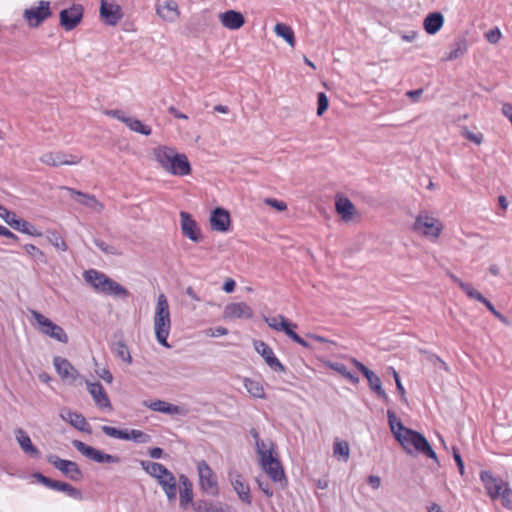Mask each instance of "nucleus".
Returning a JSON list of instances; mask_svg holds the SVG:
<instances>
[{
  "mask_svg": "<svg viewBox=\"0 0 512 512\" xmlns=\"http://www.w3.org/2000/svg\"><path fill=\"white\" fill-rule=\"evenodd\" d=\"M151 153L157 166L171 176L184 177L192 172L187 155L179 152L175 147L158 145L152 149Z\"/></svg>",
  "mask_w": 512,
  "mask_h": 512,
  "instance_id": "nucleus-1",
  "label": "nucleus"
},
{
  "mask_svg": "<svg viewBox=\"0 0 512 512\" xmlns=\"http://www.w3.org/2000/svg\"><path fill=\"white\" fill-rule=\"evenodd\" d=\"M83 279L95 292L105 296H113L120 299H127L130 296L129 291L124 286L99 270L88 269L84 271Z\"/></svg>",
  "mask_w": 512,
  "mask_h": 512,
  "instance_id": "nucleus-2",
  "label": "nucleus"
},
{
  "mask_svg": "<svg viewBox=\"0 0 512 512\" xmlns=\"http://www.w3.org/2000/svg\"><path fill=\"white\" fill-rule=\"evenodd\" d=\"M171 326L172 322L168 300L164 294H160L157 298L153 316V327L157 342L165 348H171V345L168 343Z\"/></svg>",
  "mask_w": 512,
  "mask_h": 512,
  "instance_id": "nucleus-3",
  "label": "nucleus"
},
{
  "mask_svg": "<svg viewBox=\"0 0 512 512\" xmlns=\"http://www.w3.org/2000/svg\"><path fill=\"white\" fill-rule=\"evenodd\" d=\"M256 452L259 455V463L263 471L274 481L280 482L285 478L280 461L275 456V448L272 441H256Z\"/></svg>",
  "mask_w": 512,
  "mask_h": 512,
  "instance_id": "nucleus-4",
  "label": "nucleus"
},
{
  "mask_svg": "<svg viewBox=\"0 0 512 512\" xmlns=\"http://www.w3.org/2000/svg\"><path fill=\"white\" fill-rule=\"evenodd\" d=\"M140 465L147 474L157 480L168 501L175 502L177 498V480L173 473L158 462L142 460Z\"/></svg>",
  "mask_w": 512,
  "mask_h": 512,
  "instance_id": "nucleus-5",
  "label": "nucleus"
},
{
  "mask_svg": "<svg viewBox=\"0 0 512 512\" xmlns=\"http://www.w3.org/2000/svg\"><path fill=\"white\" fill-rule=\"evenodd\" d=\"M403 434L398 435L397 441L403 449L412 456L422 454L428 458L437 461V455L432 449L427 439L419 432L412 429L402 431Z\"/></svg>",
  "mask_w": 512,
  "mask_h": 512,
  "instance_id": "nucleus-6",
  "label": "nucleus"
},
{
  "mask_svg": "<svg viewBox=\"0 0 512 512\" xmlns=\"http://www.w3.org/2000/svg\"><path fill=\"white\" fill-rule=\"evenodd\" d=\"M482 483L493 502L500 501L505 509L512 511V489L508 482L482 471Z\"/></svg>",
  "mask_w": 512,
  "mask_h": 512,
  "instance_id": "nucleus-7",
  "label": "nucleus"
},
{
  "mask_svg": "<svg viewBox=\"0 0 512 512\" xmlns=\"http://www.w3.org/2000/svg\"><path fill=\"white\" fill-rule=\"evenodd\" d=\"M30 315L34 320V325L40 333L60 343L66 344L68 342V335L61 326L55 324L49 318L36 310H31Z\"/></svg>",
  "mask_w": 512,
  "mask_h": 512,
  "instance_id": "nucleus-8",
  "label": "nucleus"
},
{
  "mask_svg": "<svg viewBox=\"0 0 512 512\" xmlns=\"http://www.w3.org/2000/svg\"><path fill=\"white\" fill-rule=\"evenodd\" d=\"M413 230L434 241L440 236L443 225L439 219L427 213H420L415 219Z\"/></svg>",
  "mask_w": 512,
  "mask_h": 512,
  "instance_id": "nucleus-9",
  "label": "nucleus"
},
{
  "mask_svg": "<svg viewBox=\"0 0 512 512\" xmlns=\"http://www.w3.org/2000/svg\"><path fill=\"white\" fill-rule=\"evenodd\" d=\"M264 321L271 329L278 332H284L295 343L301 345L304 348H310L309 343L295 332L297 329V324L290 322L283 315L265 317Z\"/></svg>",
  "mask_w": 512,
  "mask_h": 512,
  "instance_id": "nucleus-10",
  "label": "nucleus"
},
{
  "mask_svg": "<svg viewBox=\"0 0 512 512\" xmlns=\"http://www.w3.org/2000/svg\"><path fill=\"white\" fill-rule=\"evenodd\" d=\"M197 471L201 490L212 496L218 495L219 487L217 478L205 460H201L197 463Z\"/></svg>",
  "mask_w": 512,
  "mask_h": 512,
  "instance_id": "nucleus-11",
  "label": "nucleus"
},
{
  "mask_svg": "<svg viewBox=\"0 0 512 512\" xmlns=\"http://www.w3.org/2000/svg\"><path fill=\"white\" fill-rule=\"evenodd\" d=\"M72 445L86 458L96 463L115 464L120 462V458L116 455L106 454L92 446L85 444L80 440H73Z\"/></svg>",
  "mask_w": 512,
  "mask_h": 512,
  "instance_id": "nucleus-12",
  "label": "nucleus"
},
{
  "mask_svg": "<svg viewBox=\"0 0 512 512\" xmlns=\"http://www.w3.org/2000/svg\"><path fill=\"white\" fill-rule=\"evenodd\" d=\"M47 461L70 480L80 482L83 479V472L76 462L61 459L56 455H49Z\"/></svg>",
  "mask_w": 512,
  "mask_h": 512,
  "instance_id": "nucleus-13",
  "label": "nucleus"
},
{
  "mask_svg": "<svg viewBox=\"0 0 512 512\" xmlns=\"http://www.w3.org/2000/svg\"><path fill=\"white\" fill-rule=\"evenodd\" d=\"M222 317L226 321L250 320L254 317V310L246 302H231L225 305Z\"/></svg>",
  "mask_w": 512,
  "mask_h": 512,
  "instance_id": "nucleus-14",
  "label": "nucleus"
},
{
  "mask_svg": "<svg viewBox=\"0 0 512 512\" xmlns=\"http://www.w3.org/2000/svg\"><path fill=\"white\" fill-rule=\"evenodd\" d=\"M101 430L105 435L115 439L132 440L137 443H148L150 441L148 434L137 429L120 430L112 426L104 425L101 427Z\"/></svg>",
  "mask_w": 512,
  "mask_h": 512,
  "instance_id": "nucleus-15",
  "label": "nucleus"
},
{
  "mask_svg": "<svg viewBox=\"0 0 512 512\" xmlns=\"http://www.w3.org/2000/svg\"><path fill=\"white\" fill-rule=\"evenodd\" d=\"M50 15V2L41 0L37 6L26 9L23 13V18L30 27H38L43 21L49 18Z\"/></svg>",
  "mask_w": 512,
  "mask_h": 512,
  "instance_id": "nucleus-16",
  "label": "nucleus"
},
{
  "mask_svg": "<svg viewBox=\"0 0 512 512\" xmlns=\"http://www.w3.org/2000/svg\"><path fill=\"white\" fill-rule=\"evenodd\" d=\"M100 18L108 26H116L123 18L121 6L114 0H101Z\"/></svg>",
  "mask_w": 512,
  "mask_h": 512,
  "instance_id": "nucleus-17",
  "label": "nucleus"
},
{
  "mask_svg": "<svg viewBox=\"0 0 512 512\" xmlns=\"http://www.w3.org/2000/svg\"><path fill=\"white\" fill-rule=\"evenodd\" d=\"M34 478L44 486L55 491L64 492L73 499L81 500L83 497L82 492L79 489L66 482L52 480L41 473H35Z\"/></svg>",
  "mask_w": 512,
  "mask_h": 512,
  "instance_id": "nucleus-18",
  "label": "nucleus"
},
{
  "mask_svg": "<svg viewBox=\"0 0 512 512\" xmlns=\"http://www.w3.org/2000/svg\"><path fill=\"white\" fill-rule=\"evenodd\" d=\"M41 163L53 167L61 165H77L81 162V157L67 154L63 151H50L40 157Z\"/></svg>",
  "mask_w": 512,
  "mask_h": 512,
  "instance_id": "nucleus-19",
  "label": "nucleus"
},
{
  "mask_svg": "<svg viewBox=\"0 0 512 512\" xmlns=\"http://www.w3.org/2000/svg\"><path fill=\"white\" fill-rule=\"evenodd\" d=\"M351 363L366 377L370 389L374 391L383 401L388 402L389 397L385 390L382 388V382L380 378L357 359L352 358Z\"/></svg>",
  "mask_w": 512,
  "mask_h": 512,
  "instance_id": "nucleus-20",
  "label": "nucleus"
},
{
  "mask_svg": "<svg viewBox=\"0 0 512 512\" xmlns=\"http://www.w3.org/2000/svg\"><path fill=\"white\" fill-rule=\"evenodd\" d=\"M229 481L236 492L238 498L245 504H252V496L248 482L244 477L237 471L233 470L229 472Z\"/></svg>",
  "mask_w": 512,
  "mask_h": 512,
  "instance_id": "nucleus-21",
  "label": "nucleus"
},
{
  "mask_svg": "<svg viewBox=\"0 0 512 512\" xmlns=\"http://www.w3.org/2000/svg\"><path fill=\"white\" fill-rule=\"evenodd\" d=\"M83 7L80 4H74L70 8L63 9L60 12V25L66 30H73L83 18Z\"/></svg>",
  "mask_w": 512,
  "mask_h": 512,
  "instance_id": "nucleus-22",
  "label": "nucleus"
},
{
  "mask_svg": "<svg viewBox=\"0 0 512 512\" xmlns=\"http://www.w3.org/2000/svg\"><path fill=\"white\" fill-rule=\"evenodd\" d=\"M209 224L213 231L227 233L231 229V216L228 210L222 207L215 208L209 218Z\"/></svg>",
  "mask_w": 512,
  "mask_h": 512,
  "instance_id": "nucleus-23",
  "label": "nucleus"
},
{
  "mask_svg": "<svg viewBox=\"0 0 512 512\" xmlns=\"http://www.w3.org/2000/svg\"><path fill=\"white\" fill-rule=\"evenodd\" d=\"M180 224L185 237L195 243L202 241L201 229L189 213L185 211L180 212Z\"/></svg>",
  "mask_w": 512,
  "mask_h": 512,
  "instance_id": "nucleus-24",
  "label": "nucleus"
},
{
  "mask_svg": "<svg viewBox=\"0 0 512 512\" xmlns=\"http://www.w3.org/2000/svg\"><path fill=\"white\" fill-rule=\"evenodd\" d=\"M86 385L95 405L101 410L111 411L112 404L102 384L86 381Z\"/></svg>",
  "mask_w": 512,
  "mask_h": 512,
  "instance_id": "nucleus-25",
  "label": "nucleus"
},
{
  "mask_svg": "<svg viewBox=\"0 0 512 512\" xmlns=\"http://www.w3.org/2000/svg\"><path fill=\"white\" fill-rule=\"evenodd\" d=\"M255 350L264 358L266 364L275 372H284L285 367L274 354L272 348L263 341H254Z\"/></svg>",
  "mask_w": 512,
  "mask_h": 512,
  "instance_id": "nucleus-26",
  "label": "nucleus"
},
{
  "mask_svg": "<svg viewBox=\"0 0 512 512\" xmlns=\"http://www.w3.org/2000/svg\"><path fill=\"white\" fill-rule=\"evenodd\" d=\"M59 416L75 429L81 432L91 433V426L81 413L64 408L60 411Z\"/></svg>",
  "mask_w": 512,
  "mask_h": 512,
  "instance_id": "nucleus-27",
  "label": "nucleus"
},
{
  "mask_svg": "<svg viewBox=\"0 0 512 512\" xmlns=\"http://www.w3.org/2000/svg\"><path fill=\"white\" fill-rule=\"evenodd\" d=\"M53 364L63 380L74 382L79 377L78 370L66 358L56 356L53 359Z\"/></svg>",
  "mask_w": 512,
  "mask_h": 512,
  "instance_id": "nucleus-28",
  "label": "nucleus"
},
{
  "mask_svg": "<svg viewBox=\"0 0 512 512\" xmlns=\"http://www.w3.org/2000/svg\"><path fill=\"white\" fill-rule=\"evenodd\" d=\"M15 438L24 454L33 459H39L41 457L40 450L33 445L30 436L22 428L15 430Z\"/></svg>",
  "mask_w": 512,
  "mask_h": 512,
  "instance_id": "nucleus-29",
  "label": "nucleus"
},
{
  "mask_svg": "<svg viewBox=\"0 0 512 512\" xmlns=\"http://www.w3.org/2000/svg\"><path fill=\"white\" fill-rule=\"evenodd\" d=\"M143 405L152 411L161 412L168 415H185L187 412L180 406L168 403L163 400L144 401Z\"/></svg>",
  "mask_w": 512,
  "mask_h": 512,
  "instance_id": "nucleus-30",
  "label": "nucleus"
},
{
  "mask_svg": "<svg viewBox=\"0 0 512 512\" xmlns=\"http://www.w3.org/2000/svg\"><path fill=\"white\" fill-rule=\"evenodd\" d=\"M157 15L165 22L174 23L180 17L178 4L174 0H167L156 7Z\"/></svg>",
  "mask_w": 512,
  "mask_h": 512,
  "instance_id": "nucleus-31",
  "label": "nucleus"
},
{
  "mask_svg": "<svg viewBox=\"0 0 512 512\" xmlns=\"http://www.w3.org/2000/svg\"><path fill=\"white\" fill-rule=\"evenodd\" d=\"M220 23L229 30H238L245 24L243 14L235 10H227L219 15Z\"/></svg>",
  "mask_w": 512,
  "mask_h": 512,
  "instance_id": "nucleus-32",
  "label": "nucleus"
},
{
  "mask_svg": "<svg viewBox=\"0 0 512 512\" xmlns=\"http://www.w3.org/2000/svg\"><path fill=\"white\" fill-rule=\"evenodd\" d=\"M336 212L345 222H350L357 214L354 204L346 197H339L335 202Z\"/></svg>",
  "mask_w": 512,
  "mask_h": 512,
  "instance_id": "nucleus-33",
  "label": "nucleus"
},
{
  "mask_svg": "<svg viewBox=\"0 0 512 512\" xmlns=\"http://www.w3.org/2000/svg\"><path fill=\"white\" fill-rule=\"evenodd\" d=\"M180 481V506L186 509L193 501V486L191 481L185 475L179 476Z\"/></svg>",
  "mask_w": 512,
  "mask_h": 512,
  "instance_id": "nucleus-34",
  "label": "nucleus"
},
{
  "mask_svg": "<svg viewBox=\"0 0 512 512\" xmlns=\"http://www.w3.org/2000/svg\"><path fill=\"white\" fill-rule=\"evenodd\" d=\"M69 191L71 192L72 196L78 197L77 201L80 204L90 208L91 210L95 212H101L104 209L103 204L100 201H98L94 195L85 194L74 189H69Z\"/></svg>",
  "mask_w": 512,
  "mask_h": 512,
  "instance_id": "nucleus-35",
  "label": "nucleus"
},
{
  "mask_svg": "<svg viewBox=\"0 0 512 512\" xmlns=\"http://www.w3.org/2000/svg\"><path fill=\"white\" fill-rule=\"evenodd\" d=\"M443 23V15L440 12H433L425 17L423 27L428 34L433 35L442 28Z\"/></svg>",
  "mask_w": 512,
  "mask_h": 512,
  "instance_id": "nucleus-36",
  "label": "nucleus"
},
{
  "mask_svg": "<svg viewBox=\"0 0 512 512\" xmlns=\"http://www.w3.org/2000/svg\"><path fill=\"white\" fill-rule=\"evenodd\" d=\"M243 385L247 392L254 398L264 399L265 398V389L263 384L254 379L245 378L243 381Z\"/></svg>",
  "mask_w": 512,
  "mask_h": 512,
  "instance_id": "nucleus-37",
  "label": "nucleus"
},
{
  "mask_svg": "<svg viewBox=\"0 0 512 512\" xmlns=\"http://www.w3.org/2000/svg\"><path fill=\"white\" fill-rule=\"evenodd\" d=\"M274 32L278 37L283 38L290 47H295V35L293 29L290 26L284 23H277L274 27Z\"/></svg>",
  "mask_w": 512,
  "mask_h": 512,
  "instance_id": "nucleus-38",
  "label": "nucleus"
},
{
  "mask_svg": "<svg viewBox=\"0 0 512 512\" xmlns=\"http://www.w3.org/2000/svg\"><path fill=\"white\" fill-rule=\"evenodd\" d=\"M12 228H14L15 230H17L21 233L27 234L29 236H33V237H41L42 236L41 231H39L34 225L29 223L28 221L21 219V218L16 219V221L13 223Z\"/></svg>",
  "mask_w": 512,
  "mask_h": 512,
  "instance_id": "nucleus-39",
  "label": "nucleus"
},
{
  "mask_svg": "<svg viewBox=\"0 0 512 512\" xmlns=\"http://www.w3.org/2000/svg\"><path fill=\"white\" fill-rule=\"evenodd\" d=\"M333 455L347 462L350 456L349 444L344 440L336 438L333 443Z\"/></svg>",
  "mask_w": 512,
  "mask_h": 512,
  "instance_id": "nucleus-40",
  "label": "nucleus"
},
{
  "mask_svg": "<svg viewBox=\"0 0 512 512\" xmlns=\"http://www.w3.org/2000/svg\"><path fill=\"white\" fill-rule=\"evenodd\" d=\"M387 417H388V423H389V426H390V429H391V432L393 433L394 437L396 438V440L398 439V435L399 433L400 434H403L402 431H405L407 430L408 428H406L402 422L400 421V419H398L396 417V415L394 414V412L392 410H388L387 411Z\"/></svg>",
  "mask_w": 512,
  "mask_h": 512,
  "instance_id": "nucleus-41",
  "label": "nucleus"
},
{
  "mask_svg": "<svg viewBox=\"0 0 512 512\" xmlns=\"http://www.w3.org/2000/svg\"><path fill=\"white\" fill-rule=\"evenodd\" d=\"M47 239L57 250L63 252L68 250L65 240L56 230H48Z\"/></svg>",
  "mask_w": 512,
  "mask_h": 512,
  "instance_id": "nucleus-42",
  "label": "nucleus"
},
{
  "mask_svg": "<svg viewBox=\"0 0 512 512\" xmlns=\"http://www.w3.org/2000/svg\"><path fill=\"white\" fill-rule=\"evenodd\" d=\"M131 131L137 132L139 134L149 136L152 133V129L150 126L143 124L140 120L129 118L128 123L126 125Z\"/></svg>",
  "mask_w": 512,
  "mask_h": 512,
  "instance_id": "nucleus-43",
  "label": "nucleus"
},
{
  "mask_svg": "<svg viewBox=\"0 0 512 512\" xmlns=\"http://www.w3.org/2000/svg\"><path fill=\"white\" fill-rule=\"evenodd\" d=\"M195 512H225L220 503L200 501L195 507Z\"/></svg>",
  "mask_w": 512,
  "mask_h": 512,
  "instance_id": "nucleus-44",
  "label": "nucleus"
},
{
  "mask_svg": "<svg viewBox=\"0 0 512 512\" xmlns=\"http://www.w3.org/2000/svg\"><path fill=\"white\" fill-rule=\"evenodd\" d=\"M116 355L122 359L125 363L131 364L132 357L129 352L127 345L124 342H118L115 349Z\"/></svg>",
  "mask_w": 512,
  "mask_h": 512,
  "instance_id": "nucleus-45",
  "label": "nucleus"
},
{
  "mask_svg": "<svg viewBox=\"0 0 512 512\" xmlns=\"http://www.w3.org/2000/svg\"><path fill=\"white\" fill-rule=\"evenodd\" d=\"M451 278L459 284V286L462 288V290L471 298H474L476 300H480V292L473 290L470 284L461 282L457 277L451 276Z\"/></svg>",
  "mask_w": 512,
  "mask_h": 512,
  "instance_id": "nucleus-46",
  "label": "nucleus"
},
{
  "mask_svg": "<svg viewBox=\"0 0 512 512\" xmlns=\"http://www.w3.org/2000/svg\"><path fill=\"white\" fill-rule=\"evenodd\" d=\"M0 218L12 227L18 217L14 212L9 211L6 207L0 204Z\"/></svg>",
  "mask_w": 512,
  "mask_h": 512,
  "instance_id": "nucleus-47",
  "label": "nucleus"
},
{
  "mask_svg": "<svg viewBox=\"0 0 512 512\" xmlns=\"http://www.w3.org/2000/svg\"><path fill=\"white\" fill-rule=\"evenodd\" d=\"M317 115L321 116L328 108L329 106V100L325 93L320 92L317 95Z\"/></svg>",
  "mask_w": 512,
  "mask_h": 512,
  "instance_id": "nucleus-48",
  "label": "nucleus"
},
{
  "mask_svg": "<svg viewBox=\"0 0 512 512\" xmlns=\"http://www.w3.org/2000/svg\"><path fill=\"white\" fill-rule=\"evenodd\" d=\"M25 252L35 260H43L44 253L33 244H26L23 246Z\"/></svg>",
  "mask_w": 512,
  "mask_h": 512,
  "instance_id": "nucleus-49",
  "label": "nucleus"
},
{
  "mask_svg": "<svg viewBox=\"0 0 512 512\" xmlns=\"http://www.w3.org/2000/svg\"><path fill=\"white\" fill-rule=\"evenodd\" d=\"M463 53H464V48L462 47V45L460 43H455L451 47L450 51L448 52V54L445 56L444 59L447 61H451V60L457 59Z\"/></svg>",
  "mask_w": 512,
  "mask_h": 512,
  "instance_id": "nucleus-50",
  "label": "nucleus"
},
{
  "mask_svg": "<svg viewBox=\"0 0 512 512\" xmlns=\"http://www.w3.org/2000/svg\"><path fill=\"white\" fill-rule=\"evenodd\" d=\"M502 37V33L498 27L491 29L485 33V38L491 44H497Z\"/></svg>",
  "mask_w": 512,
  "mask_h": 512,
  "instance_id": "nucleus-51",
  "label": "nucleus"
},
{
  "mask_svg": "<svg viewBox=\"0 0 512 512\" xmlns=\"http://www.w3.org/2000/svg\"><path fill=\"white\" fill-rule=\"evenodd\" d=\"M204 334L207 337L224 336V335L228 334V329L223 327V326H218V327H215V328H208V329L204 330Z\"/></svg>",
  "mask_w": 512,
  "mask_h": 512,
  "instance_id": "nucleus-52",
  "label": "nucleus"
},
{
  "mask_svg": "<svg viewBox=\"0 0 512 512\" xmlns=\"http://www.w3.org/2000/svg\"><path fill=\"white\" fill-rule=\"evenodd\" d=\"M264 202L268 206H270L278 211H285L287 209V204L284 201L277 200L275 198H266L264 200Z\"/></svg>",
  "mask_w": 512,
  "mask_h": 512,
  "instance_id": "nucleus-53",
  "label": "nucleus"
},
{
  "mask_svg": "<svg viewBox=\"0 0 512 512\" xmlns=\"http://www.w3.org/2000/svg\"><path fill=\"white\" fill-rule=\"evenodd\" d=\"M105 114L107 116H110L112 118H115V119L125 123L126 125H127L128 120L130 118V117L126 116L123 111L118 110V109H116V110H106Z\"/></svg>",
  "mask_w": 512,
  "mask_h": 512,
  "instance_id": "nucleus-54",
  "label": "nucleus"
},
{
  "mask_svg": "<svg viewBox=\"0 0 512 512\" xmlns=\"http://www.w3.org/2000/svg\"><path fill=\"white\" fill-rule=\"evenodd\" d=\"M429 361L439 369H443L445 371H448L447 364L436 354H429L428 356Z\"/></svg>",
  "mask_w": 512,
  "mask_h": 512,
  "instance_id": "nucleus-55",
  "label": "nucleus"
},
{
  "mask_svg": "<svg viewBox=\"0 0 512 512\" xmlns=\"http://www.w3.org/2000/svg\"><path fill=\"white\" fill-rule=\"evenodd\" d=\"M328 367L330 369H332L333 371L339 373L343 377H345V375L349 371L344 364L339 363V362H330V363H328Z\"/></svg>",
  "mask_w": 512,
  "mask_h": 512,
  "instance_id": "nucleus-56",
  "label": "nucleus"
},
{
  "mask_svg": "<svg viewBox=\"0 0 512 512\" xmlns=\"http://www.w3.org/2000/svg\"><path fill=\"white\" fill-rule=\"evenodd\" d=\"M259 489L267 496L272 497L273 496V490L270 488L268 483L262 482L261 480H257Z\"/></svg>",
  "mask_w": 512,
  "mask_h": 512,
  "instance_id": "nucleus-57",
  "label": "nucleus"
},
{
  "mask_svg": "<svg viewBox=\"0 0 512 512\" xmlns=\"http://www.w3.org/2000/svg\"><path fill=\"white\" fill-rule=\"evenodd\" d=\"M98 375L108 384H111L113 382V375L108 369H102L101 371L98 372Z\"/></svg>",
  "mask_w": 512,
  "mask_h": 512,
  "instance_id": "nucleus-58",
  "label": "nucleus"
},
{
  "mask_svg": "<svg viewBox=\"0 0 512 512\" xmlns=\"http://www.w3.org/2000/svg\"><path fill=\"white\" fill-rule=\"evenodd\" d=\"M367 482L375 490L378 489L381 485V479L376 475H370L367 479Z\"/></svg>",
  "mask_w": 512,
  "mask_h": 512,
  "instance_id": "nucleus-59",
  "label": "nucleus"
},
{
  "mask_svg": "<svg viewBox=\"0 0 512 512\" xmlns=\"http://www.w3.org/2000/svg\"><path fill=\"white\" fill-rule=\"evenodd\" d=\"M236 282L232 278H228L225 280L223 285V290L226 293H232L235 290Z\"/></svg>",
  "mask_w": 512,
  "mask_h": 512,
  "instance_id": "nucleus-60",
  "label": "nucleus"
},
{
  "mask_svg": "<svg viewBox=\"0 0 512 512\" xmlns=\"http://www.w3.org/2000/svg\"><path fill=\"white\" fill-rule=\"evenodd\" d=\"M0 235L15 241L18 240V236L3 225H0Z\"/></svg>",
  "mask_w": 512,
  "mask_h": 512,
  "instance_id": "nucleus-61",
  "label": "nucleus"
},
{
  "mask_svg": "<svg viewBox=\"0 0 512 512\" xmlns=\"http://www.w3.org/2000/svg\"><path fill=\"white\" fill-rule=\"evenodd\" d=\"M423 94V89L410 90L406 93V95L412 99L413 102H417L421 95Z\"/></svg>",
  "mask_w": 512,
  "mask_h": 512,
  "instance_id": "nucleus-62",
  "label": "nucleus"
},
{
  "mask_svg": "<svg viewBox=\"0 0 512 512\" xmlns=\"http://www.w3.org/2000/svg\"><path fill=\"white\" fill-rule=\"evenodd\" d=\"M462 135L468 140L474 142L475 144H480V138L476 134L470 132L469 130L464 129L462 131Z\"/></svg>",
  "mask_w": 512,
  "mask_h": 512,
  "instance_id": "nucleus-63",
  "label": "nucleus"
},
{
  "mask_svg": "<svg viewBox=\"0 0 512 512\" xmlns=\"http://www.w3.org/2000/svg\"><path fill=\"white\" fill-rule=\"evenodd\" d=\"M502 112L504 116L507 117L512 124V104L504 103L502 105Z\"/></svg>",
  "mask_w": 512,
  "mask_h": 512,
  "instance_id": "nucleus-64",
  "label": "nucleus"
}]
</instances>
